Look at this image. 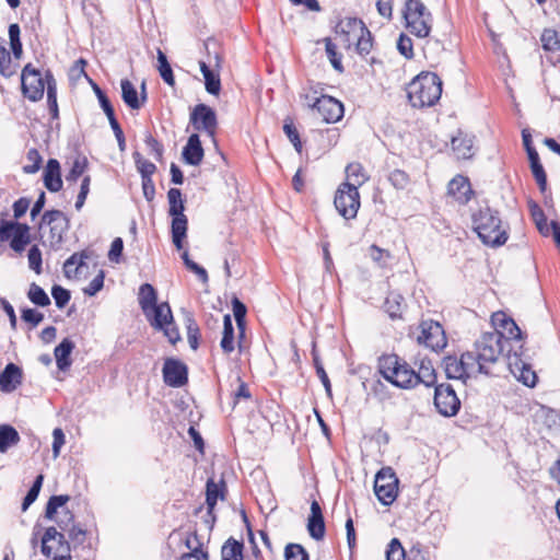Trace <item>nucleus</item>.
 Returning a JSON list of instances; mask_svg holds the SVG:
<instances>
[{
	"mask_svg": "<svg viewBox=\"0 0 560 560\" xmlns=\"http://www.w3.org/2000/svg\"><path fill=\"white\" fill-rule=\"evenodd\" d=\"M370 257L373 261L377 262L380 266L384 267L386 265V259L390 257L388 250L378 247L377 245H371L369 248Z\"/></svg>",
	"mask_w": 560,
	"mask_h": 560,
	"instance_id": "nucleus-63",
	"label": "nucleus"
},
{
	"mask_svg": "<svg viewBox=\"0 0 560 560\" xmlns=\"http://www.w3.org/2000/svg\"><path fill=\"white\" fill-rule=\"evenodd\" d=\"M312 109L316 110L320 118L327 124L337 122L343 116L342 103L328 95H320L315 98V102L312 104Z\"/></svg>",
	"mask_w": 560,
	"mask_h": 560,
	"instance_id": "nucleus-21",
	"label": "nucleus"
},
{
	"mask_svg": "<svg viewBox=\"0 0 560 560\" xmlns=\"http://www.w3.org/2000/svg\"><path fill=\"white\" fill-rule=\"evenodd\" d=\"M10 238V247L15 253H23L25 247L31 243L30 226L25 223L1 221L0 242H7Z\"/></svg>",
	"mask_w": 560,
	"mask_h": 560,
	"instance_id": "nucleus-11",
	"label": "nucleus"
},
{
	"mask_svg": "<svg viewBox=\"0 0 560 560\" xmlns=\"http://www.w3.org/2000/svg\"><path fill=\"white\" fill-rule=\"evenodd\" d=\"M70 551L65 534L48 527L42 538V552L51 560H71Z\"/></svg>",
	"mask_w": 560,
	"mask_h": 560,
	"instance_id": "nucleus-10",
	"label": "nucleus"
},
{
	"mask_svg": "<svg viewBox=\"0 0 560 560\" xmlns=\"http://www.w3.org/2000/svg\"><path fill=\"white\" fill-rule=\"evenodd\" d=\"M70 500L69 495H52L48 500L45 510V517L55 521L60 529L68 534V537L74 545L83 544L85 540V530L73 524V515L68 509H63Z\"/></svg>",
	"mask_w": 560,
	"mask_h": 560,
	"instance_id": "nucleus-4",
	"label": "nucleus"
},
{
	"mask_svg": "<svg viewBox=\"0 0 560 560\" xmlns=\"http://www.w3.org/2000/svg\"><path fill=\"white\" fill-rule=\"evenodd\" d=\"M144 142L149 149L150 154L160 161L163 155V145L150 133L147 135Z\"/></svg>",
	"mask_w": 560,
	"mask_h": 560,
	"instance_id": "nucleus-64",
	"label": "nucleus"
},
{
	"mask_svg": "<svg viewBox=\"0 0 560 560\" xmlns=\"http://www.w3.org/2000/svg\"><path fill=\"white\" fill-rule=\"evenodd\" d=\"M200 71L205 78L206 90L209 94L219 95L221 91V80L218 72L212 70L206 61H199Z\"/></svg>",
	"mask_w": 560,
	"mask_h": 560,
	"instance_id": "nucleus-35",
	"label": "nucleus"
},
{
	"mask_svg": "<svg viewBox=\"0 0 560 560\" xmlns=\"http://www.w3.org/2000/svg\"><path fill=\"white\" fill-rule=\"evenodd\" d=\"M404 18L407 28L419 38H424L431 31V13L420 0H407Z\"/></svg>",
	"mask_w": 560,
	"mask_h": 560,
	"instance_id": "nucleus-8",
	"label": "nucleus"
},
{
	"mask_svg": "<svg viewBox=\"0 0 560 560\" xmlns=\"http://www.w3.org/2000/svg\"><path fill=\"white\" fill-rule=\"evenodd\" d=\"M506 365L511 374H513L514 377H516L524 385L528 387H534L536 385L537 375L535 371H533L529 364L523 361L517 350H515L513 353L511 352V349L508 350Z\"/></svg>",
	"mask_w": 560,
	"mask_h": 560,
	"instance_id": "nucleus-19",
	"label": "nucleus"
},
{
	"mask_svg": "<svg viewBox=\"0 0 560 560\" xmlns=\"http://www.w3.org/2000/svg\"><path fill=\"white\" fill-rule=\"evenodd\" d=\"M442 81L433 72H421L407 86V95L413 107H431L440 100Z\"/></svg>",
	"mask_w": 560,
	"mask_h": 560,
	"instance_id": "nucleus-3",
	"label": "nucleus"
},
{
	"mask_svg": "<svg viewBox=\"0 0 560 560\" xmlns=\"http://www.w3.org/2000/svg\"><path fill=\"white\" fill-rule=\"evenodd\" d=\"M20 442V435L18 431L9 425H0V452L5 453L11 446L16 445Z\"/></svg>",
	"mask_w": 560,
	"mask_h": 560,
	"instance_id": "nucleus-39",
	"label": "nucleus"
},
{
	"mask_svg": "<svg viewBox=\"0 0 560 560\" xmlns=\"http://www.w3.org/2000/svg\"><path fill=\"white\" fill-rule=\"evenodd\" d=\"M346 174L347 178L352 180L350 186H354L357 189L368 180L364 168L360 163H350L346 168Z\"/></svg>",
	"mask_w": 560,
	"mask_h": 560,
	"instance_id": "nucleus-43",
	"label": "nucleus"
},
{
	"mask_svg": "<svg viewBox=\"0 0 560 560\" xmlns=\"http://www.w3.org/2000/svg\"><path fill=\"white\" fill-rule=\"evenodd\" d=\"M243 542L229 538L221 549L222 560H243Z\"/></svg>",
	"mask_w": 560,
	"mask_h": 560,
	"instance_id": "nucleus-40",
	"label": "nucleus"
},
{
	"mask_svg": "<svg viewBox=\"0 0 560 560\" xmlns=\"http://www.w3.org/2000/svg\"><path fill=\"white\" fill-rule=\"evenodd\" d=\"M420 334L417 340L420 345L430 348L433 351L443 349L446 343V336L442 325L431 319L422 320L419 325Z\"/></svg>",
	"mask_w": 560,
	"mask_h": 560,
	"instance_id": "nucleus-14",
	"label": "nucleus"
},
{
	"mask_svg": "<svg viewBox=\"0 0 560 560\" xmlns=\"http://www.w3.org/2000/svg\"><path fill=\"white\" fill-rule=\"evenodd\" d=\"M443 368L446 377L450 380H459L464 383L469 377H476L478 374L475 363L471 360H466V352L457 358L455 355H447L443 359Z\"/></svg>",
	"mask_w": 560,
	"mask_h": 560,
	"instance_id": "nucleus-15",
	"label": "nucleus"
},
{
	"mask_svg": "<svg viewBox=\"0 0 560 560\" xmlns=\"http://www.w3.org/2000/svg\"><path fill=\"white\" fill-rule=\"evenodd\" d=\"M528 159L530 162L532 173H533L540 190L545 191L546 185H547V176H546L545 170L539 161V155L530 153V156Z\"/></svg>",
	"mask_w": 560,
	"mask_h": 560,
	"instance_id": "nucleus-44",
	"label": "nucleus"
},
{
	"mask_svg": "<svg viewBox=\"0 0 560 560\" xmlns=\"http://www.w3.org/2000/svg\"><path fill=\"white\" fill-rule=\"evenodd\" d=\"M474 231L485 245L498 247L506 243L508 233L502 228L499 213L488 206L479 208L471 215Z\"/></svg>",
	"mask_w": 560,
	"mask_h": 560,
	"instance_id": "nucleus-2",
	"label": "nucleus"
},
{
	"mask_svg": "<svg viewBox=\"0 0 560 560\" xmlns=\"http://www.w3.org/2000/svg\"><path fill=\"white\" fill-rule=\"evenodd\" d=\"M90 258L86 250L74 253L63 264V272L67 278H77L81 269L85 266L84 260Z\"/></svg>",
	"mask_w": 560,
	"mask_h": 560,
	"instance_id": "nucleus-33",
	"label": "nucleus"
},
{
	"mask_svg": "<svg viewBox=\"0 0 560 560\" xmlns=\"http://www.w3.org/2000/svg\"><path fill=\"white\" fill-rule=\"evenodd\" d=\"M88 164L89 162L85 156L75 158L69 173L66 175V180L68 183H75L86 171Z\"/></svg>",
	"mask_w": 560,
	"mask_h": 560,
	"instance_id": "nucleus-47",
	"label": "nucleus"
},
{
	"mask_svg": "<svg viewBox=\"0 0 560 560\" xmlns=\"http://www.w3.org/2000/svg\"><path fill=\"white\" fill-rule=\"evenodd\" d=\"M398 51L406 58L411 59L413 57L412 40L410 37L401 34L397 42Z\"/></svg>",
	"mask_w": 560,
	"mask_h": 560,
	"instance_id": "nucleus-62",
	"label": "nucleus"
},
{
	"mask_svg": "<svg viewBox=\"0 0 560 560\" xmlns=\"http://www.w3.org/2000/svg\"><path fill=\"white\" fill-rule=\"evenodd\" d=\"M374 492L384 505L392 504L398 494V478L392 468H382L375 476Z\"/></svg>",
	"mask_w": 560,
	"mask_h": 560,
	"instance_id": "nucleus-13",
	"label": "nucleus"
},
{
	"mask_svg": "<svg viewBox=\"0 0 560 560\" xmlns=\"http://www.w3.org/2000/svg\"><path fill=\"white\" fill-rule=\"evenodd\" d=\"M355 50L358 54L364 56L370 54L372 47H373V40L371 32L368 30L366 34H360L358 37H355L354 40Z\"/></svg>",
	"mask_w": 560,
	"mask_h": 560,
	"instance_id": "nucleus-53",
	"label": "nucleus"
},
{
	"mask_svg": "<svg viewBox=\"0 0 560 560\" xmlns=\"http://www.w3.org/2000/svg\"><path fill=\"white\" fill-rule=\"evenodd\" d=\"M120 86L125 104L131 109H139L147 100L145 83L143 82L141 85V98H139L135 85L129 80H121Z\"/></svg>",
	"mask_w": 560,
	"mask_h": 560,
	"instance_id": "nucleus-27",
	"label": "nucleus"
},
{
	"mask_svg": "<svg viewBox=\"0 0 560 560\" xmlns=\"http://www.w3.org/2000/svg\"><path fill=\"white\" fill-rule=\"evenodd\" d=\"M138 302L142 310V313H147L148 310L158 305V293L156 290L150 283H143L139 288Z\"/></svg>",
	"mask_w": 560,
	"mask_h": 560,
	"instance_id": "nucleus-36",
	"label": "nucleus"
},
{
	"mask_svg": "<svg viewBox=\"0 0 560 560\" xmlns=\"http://www.w3.org/2000/svg\"><path fill=\"white\" fill-rule=\"evenodd\" d=\"M164 382L172 387H182L187 383V366L179 360L166 359L163 366Z\"/></svg>",
	"mask_w": 560,
	"mask_h": 560,
	"instance_id": "nucleus-23",
	"label": "nucleus"
},
{
	"mask_svg": "<svg viewBox=\"0 0 560 560\" xmlns=\"http://www.w3.org/2000/svg\"><path fill=\"white\" fill-rule=\"evenodd\" d=\"M434 406L438 412L445 417H452L458 412L460 401L450 384L435 386Z\"/></svg>",
	"mask_w": 560,
	"mask_h": 560,
	"instance_id": "nucleus-16",
	"label": "nucleus"
},
{
	"mask_svg": "<svg viewBox=\"0 0 560 560\" xmlns=\"http://www.w3.org/2000/svg\"><path fill=\"white\" fill-rule=\"evenodd\" d=\"M9 38L13 57L19 60L22 56L23 49L20 39V26L18 24L14 23L9 26Z\"/></svg>",
	"mask_w": 560,
	"mask_h": 560,
	"instance_id": "nucleus-49",
	"label": "nucleus"
},
{
	"mask_svg": "<svg viewBox=\"0 0 560 560\" xmlns=\"http://www.w3.org/2000/svg\"><path fill=\"white\" fill-rule=\"evenodd\" d=\"M384 310L390 318H401L406 310L404 296L398 292H389L384 303Z\"/></svg>",
	"mask_w": 560,
	"mask_h": 560,
	"instance_id": "nucleus-34",
	"label": "nucleus"
},
{
	"mask_svg": "<svg viewBox=\"0 0 560 560\" xmlns=\"http://www.w3.org/2000/svg\"><path fill=\"white\" fill-rule=\"evenodd\" d=\"M366 33L368 27L362 20L357 18H346L341 20L336 26V38L346 49L351 48L358 35Z\"/></svg>",
	"mask_w": 560,
	"mask_h": 560,
	"instance_id": "nucleus-18",
	"label": "nucleus"
},
{
	"mask_svg": "<svg viewBox=\"0 0 560 560\" xmlns=\"http://www.w3.org/2000/svg\"><path fill=\"white\" fill-rule=\"evenodd\" d=\"M225 488V483L221 481L220 483L214 482L213 479H209L206 486V503L208 506V515L212 517L214 521L213 510L218 502V499H224L223 490Z\"/></svg>",
	"mask_w": 560,
	"mask_h": 560,
	"instance_id": "nucleus-32",
	"label": "nucleus"
},
{
	"mask_svg": "<svg viewBox=\"0 0 560 560\" xmlns=\"http://www.w3.org/2000/svg\"><path fill=\"white\" fill-rule=\"evenodd\" d=\"M21 86L23 95L31 102H37L43 98L45 88H47L46 74L42 73L27 63L21 73Z\"/></svg>",
	"mask_w": 560,
	"mask_h": 560,
	"instance_id": "nucleus-12",
	"label": "nucleus"
},
{
	"mask_svg": "<svg viewBox=\"0 0 560 560\" xmlns=\"http://www.w3.org/2000/svg\"><path fill=\"white\" fill-rule=\"evenodd\" d=\"M220 346L225 353H231L234 350V327L229 314L223 318V336Z\"/></svg>",
	"mask_w": 560,
	"mask_h": 560,
	"instance_id": "nucleus-41",
	"label": "nucleus"
},
{
	"mask_svg": "<svg viewBox=\"0 0 560 560\" xmlns=\"http://www.w3.org/2000/svg\"><path fill=\"white\" fill-rule=\"evenodd\" d=\"M43 225L49 226V242L54 246L61 243L63 233L68 230L69 221L62 211L49 210L42 217L39 228Z\"/></svg>",
	"mask_w": 560,
	"mask_h": 560,
	"instance_id": "nucleus-20",
	"label": "nucleus"
},
{
	"mask_svg": "<svg viewBox=\"0 0 560 560\" xmlns=\"http://www.w3.org/2000/svg\"><path fill=\"white\" fill-rule=\"evenodd\" d=\"M186 328H187V339L191 349L196 350L198 348V339L200 336V330L198 324L192 318L190 314L186 315Z\"/></svg>",
	"mask_w": 560,
	"mask_h": 560,
	"instance_id": "nucleus-50",
	"label": "nucleus"
},
{
	"mask_svg": "<svg viewBox=\"0 0 560 560\" xmlns=\"http://www.w3.org/2000/svg\"><path fill=\"white\" fill-rule=\"evenodd\" d=\"M168 214L173 218L171 232L172 241L176 249L184 248V240L187 236L188 220L184 214L185 206L182 199V191L178 188H171L167 191Z\"/></svg>",
	"mask_w": 560,
	"mask_h": 560,
	"instance_id": "nucleus-6",
	"label": "nucleus"
},
{
	"mask_svg": "<svg viewBox=\"0 0 560 560\" xmlns=\"http://www.w3.org/2000/svg\"><path fill=\"white\" fill-rule=\"evenodd\" d=\"M27 258L30 268L39 275L42 272V253L36 245L30 248Z\"/></svg>",
	"mask_w": 560,
	"mask_h": 560,
	"instance_id": "nucleus-58",
	"label": "nucleus"
},
{
	"mask_svg": "<svg viewBox=\"0 0 560 560\" xmlns=\"http://www.w3.org/2000/svg\"><path fill=\"white\" fill-rule=\"evenodd\" d=\"M447 191L460 203H466L472 192L468 179L460 175L454 177L448 183Z\"/></svg>",
	"mask_w": 560,
	"mask_h": 560,
	"instance_id": "nucleus-29",
	"label": "nucleus"
},
{
	"mask_svg": "<svg viewBox=\"0 0 560 560\" xmlns=\"http://www.w3.org/2000/svg\"><path fill=\"white\" fill-rule=\"evenodd\" d=\"M43 481L44 476L38 475L23 500L22 511H26L28 506L37 499L40 488L43 486Z\"/></svg>",
	"mask_w": 560,
	"mask_h": 560,
	"instance_id": "nucleus-51",
	"label": "nucleus"
},
{
	"mask_svg": "<svg viewBox=\"0 0 560 560\" xmlns=\"http://www.w3.org/2000/svg\"><path fill=\"white\" fill-rule=\"evenodd\" d=\"M27 298L32 303L42 307L50 304V299L47 293L35 282L31 283Z\"/></svg>",
	"mask_w": 560,
	"mask_h": 560,
	"instance_id": "nucleus-46",
	"label": "nucleus"
},
{
	"mask_svg": "<svg viewBox=\"0 0 560 560\" xmlns=\"http://www.w3.org/2000/svg\"><path fill=\"white\" fill-rule=\"evenodd\" d=\"M27 159L31 162V164L24 165L23 171L26 174H34L36 173L42 163V156L39 155L38 151L35 149H32L27 153Z\"/></svg>",
	"mask_w": 560,
	"mask_h": 560,
	"instance_id": "nucleus-59",
	"label": "nucleus"
},
{
	"mask_svg": "<svg viewBox=\"0 0 560 560\" xmlns=\"http://www.w3.org/2000/svg\"><path fill=\"white\" fill-rule=\"evenodd\" d=\"M51 295L58 308H63L71 298L70 292L68 290L57 284L52 287Z\"/></svg>",
	"mask_w": 560,
	"mask_h": 560,
	"instance_id": "nucleus-56",
	"label": "nucleus"
},
{
	"mask_svg": "<svg viewBox=\"0 0 560 560\" xmlns=\"http://www.w3.org/2000/svg\"><path fill=\"white\" fill-rule=\"evenodd\" d=\"M45 187L52 192H57L62 187V179L60 175V164L57 160L50 159L47 162L44 172Z\"/></svg>",
	"mask_w": 560,
	"mask_h": 560,
	"instance_id": "nucleus-28",
	"label": "nucleus"
},
{
	"mask_svg": "<svg viewBox=\"0 0 560 560\" xmlns=\"http://www.w3.org/2000/svg\"><path fill=\"white\" fill-rule=\"evenodd\" d=\"M132 158L137 167V171L140 173L141 178H152V175L156 171L155 164L144 159L138 151L132 153Z\"/></svg>",
	"mask_w": 560,
	"mask_h": 560,
	"instance_id": "nucleus-45",
	"label": "nucleus"
},
{
	"mask_svg": "<svg viewBox=\"0 0 560 560\" xmlns=\"http://www.w3.org/2000/svg\"><path fill=\"white\" fill-rule=\"evenodd\" d=\"M334 205L345 220H352L360 209V194L349 182L342 183L335 195Z\"/></svg>",
	"mask_w": 560,
	"mask_h": 560,
	"instance_id": "nucleus-9",
	"label": "nucleus"
},
{
	"mask_svg": "<svg viewBox=\"0 0 560 560\" xmlns=\"http://www.w3.org/2000/svg\"><path fill=\"white\" fill-rule=\"evenodd\" d=\"M46 82H47V102L49 110L54 118L58 117V104H57V86L56 80L52 73L47 70L46 71Z\"/></svg>",
	"mask_w": 560,
	"mask_h": 560,
	"instance_id": "nucleus-42",
	"label": "nucleus"
},
{
	"mask_svg": "<svg viewBox=\"0 0 560 560\" xmlns=\"http://www.w3.org/2000/svg\"><path fill=\"white\" fill-rule=\"evenodd\" d=\"M389 182L394 187L398 189H404L407 187L409 183V176L406 172L401 170H394L388 177Z\"/></svg>",
	"mask_w": 560,
	"mask_h": 560,
	"instance_id": "nucleus-61",
	"label": "nucleus"
},
{
	"mask_svg": "<svg viewBox=\"0 0 560 560\" xmlns=\"http://www.w3.org/2000/svg\"><path fill=\"white\" fill-rule=\"evenodd\" d=\"M285 560H308L306 550L299 544H289L284 550Z\"/></svg>",
	"mask_w": 560,
	"mask_h": 560,
	"instance_id": "nucleus-54",
	"label": "nucleus"
},
{
	"mask_svg": "<svg viewBox=\"0 0 560 560\" xmlns=\"http://www.w3.org/2000/svg\"><path fill=\"white\" fill-rule=\"evenodd\" d=\"M474 137L458 131V133L452 138V149L457 159H470L474 155Z\"/></svg>",
	"mask_w": 560,
	"mask_h": 560,
	"instance_id": "nucleus-30",
	"label": "nucleus"
},
{
	"mask_svg": "<svg viewBox=\"0 0 560 560\" xmlns=\"http://www.w3.org/2000/svg\"><path fill=\"white\" fill-rule=\"evenodd\" d=\"M203 155L205 152L199 136L197 133L190 135L182 152L184 162L197 166L202 162Z\"/></svg>",
	"mask_w": 560,
	"mask_h": 560,
	"instance_id": "nucleus-25",
	"label": "nucleus"
},
{
	"mask_svg": "<svg viewBox=\"0 0 560 560\" xmlns=\"http://www.w3.org/2000/svg\"><path fill=\"white\" fill-rule=\"evenodd\" d=\"M190 122L198 131H205L209 137L214 138L218 120L215 112L206 104H198L190 113Z\"/></svg>",
	"mask_w": 560,
	"mask_h": 560,
	"instance_id": "nucleus-17",
	"label": "nucleus"
},
{
	"mask_svg": "<svg viewBox=\"0 0 560 560\" xmlns=\"http://www.w3.org/2000/svg\"><path fill=\"white\" fill-rule=\"evenodd\" d=\"M492 331H498L505 337L509 343L514 340L522 349V331L516 323L503 312L493 313L491 316Z\"/></svg>",
	"mask_w": 560,
	"mask_h": 560,
	"instance_id": "nucleus-22",
	"label": "nucleus"
},
{
	"mask_svg": "<svg viewBox=\"0 0 560 560\" xmlns=\"http://www.w3.org/2000/svg\"><path fill=\"white\" fill-rule=\"evenodd\" d=\"M510 346L504 336L498 331L483 332L466 352V360H471L478 374L490 375L495 365L504 359V350Z\"/></svg>",
	"mask_w": 560,
	"mask_h": 560,
	"instance_id": "nucleus-1",
	"label": "nucleus"
},
{
	"mask_svg": "<svg viewBox=\"0 0 560 560\" xmlns=\"http://www.w3.org/2000/svg\"><path fill=\"white\" fill-rule=\"evenodd\" d=\"M283 131L295 148V150L300 153L302 150V142L300 140L299 131L295 128L294 124L291 120H285L283 125Z\"/></svg>",
	"mask_w": 560,
	"mask_h": 560,
	"instance_id": "nucleus-55",
	"label": "nucleus"
},
{
	"mask_svg": "<svg viewBox=\"0 0 560 560\" xmlns=\"http://www.w3.org/2000/svg\"><path fill=\"white\" fill-rule=\"evenodd\" d=\"M143 314L151 327L163 331L172 345L180 340L179 331L174 323L172 310L167 302H162Z\"/></svg>",
	"mask_w": 560,
	"mask_h": 560,
	"instance_id": "nucleus-7",
	"label": "nucleus"
},
{
	"mask_svg": "<svg viewBox=\"0 0 560 560\" xmlns=\"http://www.w3.org/2000/svg\"><path fill=\"white\" fill-rule=\"evenodd\" d=\"M386 560H406L405 549L398 538H393L386 550Z\"/></svg>",
	"mask_w": 560,
	"mask_h": 560,
	"instance_id": "nucleus-52",
	"label": "nucleus"
},
{
	"mask_svg": "<svg viewBox=\"0 0 560 560\" xmlns=\"http://www.w3.org/2000/svg\"><path fill=\"white\" fill-rule=\"evenodd\" d=\"M307 530L315 540H322L325 536V522L319 503L314 500L311 503V514L307 520Z\"/></svg>",
	"mask_w": 560,
	"mask_h": 560,
	"instance_id": "nucleus-24",
	"label": "nucleus"
},
{
	"mask_svg": "<svg viewBox=\"0 0 560 560\" xmlns=\"http://www.w3.org/2000/svg\"><path fill=\"white\" fill-rule=\"evenodd\" d=\"M23 378L22 370L14 363H9L0 373V390L11 393L21 385Z\"/></svg>",
	"mask_w": 560,
	"mask_h": 560,
	"instance_id": "nucleus-26",
	"label": "nucleus"
},
{
	"mask_svg": "<svg viewBox=\"0 0 560 560\" xmlns=\"http://www.w3.org/2000/svg\"><path fill=\"white\" fill-rule=\"evenodd\" d=\"M19 68L18 61H13L10 52L5 48V40L0 37V73L10 78L16 73Z\"/></svg>",
	"mask_w": 560,
	"mask_h": 560,
	"instance_id": "nucleus-38",
	"label": "nucleus"
},
{
	"mask_svg": "<svg viewBox=\"0 0 560 560\" xmlns=\"http://www.w3.org/2000/svg\"><path fill=\"white\" fill-rule=\"evenodd\" d=\"M417 385L423 384L427 387H431L436 383V373L433 368V364L428 359H422L420 361L419 370L416 372Z\"/></svg>",
	"mask_w": 560,
	"mask_h": 560,
	"instance_id": "nucleus-37",
	"label": "nucleus"
},
{
	"mask_svg": "<svg viewBox=\"0 0 560 560\" xmlns=\"http://www.w3.org/2000/svg\"><path fill=\"white\" fill-rule=\"evenodd\" d=\"M232 307L237 327L243 330L245 326L246 306L237 298H234Z\"/></svg>",
	"mask_w": 560,
	"mask_h": 560,
	"instance_id": "nucleus-57",
	"label": "nucleus"
},
{
	"mask_svg": "<svg viewBox=\"0 0 560 560\" xmlns=\"http://www.w3.org/2000/svg\"><path fill=\"white\" fill-rule=\"evenodd\" d=\"M378 368L382 376L396 387L411 389L417 386L416 371L396 354L382 357Z\"/></svg>",
	"mask_w": 560,
	"mask_h": 560,
	"instance_id": "nucleus-5",
	"label": "nucleus"
},
{
	"mask_svg": "<svg viewBox=\"0 0 560 560\" xmlns=\"http://www.w3.org/2000/svg\"><path fill=\"white\" fill-rule=\"evenodd\" d=\"M326 54L332 67L338 71H342L341 56L337 54L336 45L328 38L326 39Z\"/></svg>",
	"mask_w": 560,
	"mask_h": 560,
	"instance_id": "nucleus-60",
	"label": "nucleus"
},
{
	"mask_svg": "<svg viewBox=\"0 0 560 560\" xmlns=\"http://www.w3.org/2000/svg\"><path fill=\"white\" fill-rule=\"evenodd\" d=\"M542 48L547 51L560 50V35L555 30H545L540 38Z\"/></svg>",
	"mask_w": 560,
	"mask_h": 560,
	"instance_id": "nucleus-48",
	"label": "nucleus"
},
{
	"mask_svg": "<svg viewBox=\"0 0 560 560\" xmlns=\"http://www.w3.org/2000/svg\"><path fill=\"white\" fill-rule=\"evenodd\" d=\"M75 345L69 338H65L54 351L56 364L60 371H67L72 361L70 359V354L73 351Z\"/></svg>",
	"mask_w": 560,
	"mask_h": 560,
	"instance_id": "nucleus-31",
	"label": "nucleus"
}]
</instances>
